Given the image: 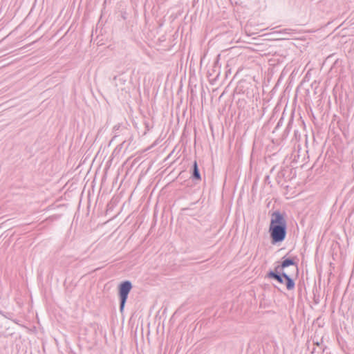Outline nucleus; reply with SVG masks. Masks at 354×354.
Returning <instances> with one entry per match:
<instances>
[{
    "instance_id": "20e7f679",
    "label": "nucleus",
    "mask_w": 354,
    "mask_h": 354,
    "mask_svg": "<svg viewBox=\"0 0 354 354\" xmlns=\"http://www.w3.org/2000/svg\"><path fill=\"white\" fill-rule=\"evenodd\" d=\"M191 176L190 178L194 181L196 183L201 180V176L198 169V163L196 160L194 161L192 167L190 171Z\"/></svg>"
},
{
    "instance_id": "f257e3e1",
    "label": "nucleus",
    "mask_w": 354,
    "mask_h": 354,
    "mask_svg": "<svg viewBox=\"0 0 354 354\" xmlns=\"http://www.w3.org/2000/svg\"><path fill=\"white\" fill-rule=\"evenodd\" d=\"M296 260L297 257L292 258H286V256L282 258V261L274 268V270H270L266 275V278L274 279L281 284L285 283L288 290H292L295 288V283L292 278L290 277L284 269L290 266H293L296 272L298 271V265Z\"/></svg>"
},
{
    "instance_id": "1a4fd4ad",
    "label": "nucleus",
    "mask_w": 354,
    "mask_h": 354,
    "mask_svg": "<svg viewBox=\"0 0 354 354\" xmlns=\"http://www.w3.org/2000/svg\"><path fill=\"white\" fill-rule=\"evenodd\" d=\"M129 143H127V142L126 141H123L120 145L119 147L120 148H122V147H125V149H127L128 146H129Z\"/></svg>"
},
{
    "instance_id": "39448f33",
    "label": "nucleus",
    "mask_w": 354,
    "mask_h": 354,
    "mask_svg": "<svg viewBox=\"0 0 354 354\" xmlns=\"http://www.w3.org/2000/svg\"><path fill=\"white\" fill-rule=\"evenodd\" d=\"M292 123H293V119L292 118H290V120H289V122H288V124L286 126V128L284 130V131L283 133V135H282V138L283 139L286 138L288 136L290 130V129L292 127Z\"/></svg>"
},
{
    "instance_id": "f03ea898",
    "label": "nucleus",
    "mask_w": 354,
    "mask_h": 354,
    "mask_svg": "<svg viewBox=\"0 0 354 354\" xmlns=\"http://www.w3.org/2000/svg\"><path fill=\"white\" fill-rule=\"evenodd\" d=\"M287 228V221L285 213H281L279 211L273 212L271 214L268 230L271 243L272 245L281 243L286 239Z\"/></svg>"
},
{
    "instance_id": "423d86ee",
    "label": "nucleus",
    "mask_w": 354,
    "mask_h": 354,
    "mask_svg": "<svg viewBox=\"0 0 354 354\" xmlns=\"http://www.w3.org/2000/svg\"><path fill=\"white\" fill-rule=\"evenodd\" d=\"M324 351V347H315L312 348V351H310V354H321L322 352Z\"/></svg>"
},
{
    "instance_id": "9b49d317",
    "label": "nucleus",
    "mask_w": 354,
    "mask_h": 354,
    "mask_svg": "<svg viewBox=\"0 0 354 354\" xmlns=\"http://www.w3.org/2000/svg\"><path fill=\"white\" fill-rule=\"evenodd\" d=\"M124 14H125V13H124V14H122V17L123 18V19H126V17H125Z\"/></svg>"
},
{
    "instance_id": "0eeeda50",
    "label": "nucleus",
    "mask_w": 354,
    "mask_h": 354,
    "mask_svg": "<svg viewBox=\"0 0 354 354\" xmlns=\"http://www.w3.org/2000/svg\"><path fill=\"white\" fill-rule=\"evenodd\" d=\"M283 117H281V118H280V120H279V122H277V126L275 127L274 130V131H273V132H274V131H275V130H277V129H279L281 126H282V125H283Z\"/></svg>"
},
{
    "instance_id": "7ed1b4c3",
    "label": "nucleus",
    "mask_w": 354,
    "mask_h": 354,
    "mask_svg": "<svg viewBox=\"0 0 354 354\" xmlns=\"http://www.w3.org/2000/svg\"><path fill=\"white\" fill-rule=\"evenodd\" d=\"M133 288L132 283L129 280L122 281L118 285V296L120 299V311L123 312L129 294Z\"/></svg>"
},
{
    "instance_id": "f8f14e48",
    "label": "nucleus",
    "mask_w": 354,
    "mask_h": 354,
    "mask_svg": "<svg viewBox=\"0 0 354 354\" xmlns=\"http://www.w3.org/2000/svg\"><path fill=\"white\" fill-rule=\"evenodd\" d=\"M119 127H117V126H114V129L116 130V129H118Z\"/></svg>"
},
{
    "instance_id": "6e6552de",
    "label": "nucleus",
    "mask_w": 354,
    "mask_h": 354,
    "mask_svg": "<svg viewBox=\"0 0 354 354\" xmlns=\"http://www.w3.org/2000/svg\"><path fill=\"white\" fill-rule=\"evenodd\" d=\"M322 339H321L320 342L318 340L315 341V339H313V346L316 345L318 348L323 347V346L322 345Z\"/></svg>"
},
{
    "instance_id": "9d476101",
    "label": "nucleus",
    "mask_w": 354,
    "mask_h": 354,
    "mask_svg": "<svg viewBox=\"0 0 354 354\" xmlns=\"http://www.w3.org/2000/svg\"><path fill=\"white\" fill-rule=\"evenodd\" d=\"M3 317H4V315L1 313V312H0V319H3ZM2 326L0 324V327H1Z\"/></svg>"
}]
</instances>
